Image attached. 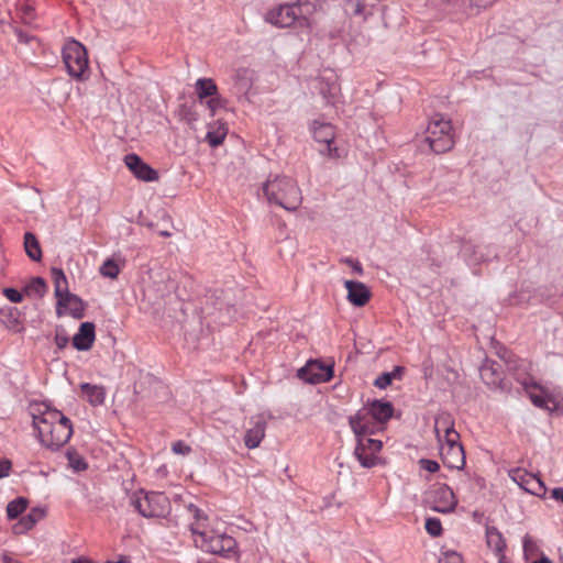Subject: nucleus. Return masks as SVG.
<instances>
[{"label":"nucleus","instance_id":"obj_1","mask_svg":"<svg viewBox=\"0 0 563 563\" xmlns=\"http://www.w3.org/2000/svg\"><path fill=\"white\" fill-rule=\"evenodd\" d=\"M33 427L40 442L49 450H58L65 445L73 434V424L59 410L45 406L32 408Z\"/></svg>","mask_w":563,"mask_h":563},{"label":"nucleus","instance_id":"obj_2","mask_svg":"<svg viewBox=\"0 0 563 563\" xmlns=\"http://www.w3.org/2000/svg\"><path fill=\"white\" fill-rule=\"evenodd\" d=\"M434 432L440 443L443 463L450 468L462 470L465 465V452L452 418L446 413L438 416L434 421Z\"/></svg>","mask_w":563,"mask_h":563},{"label":"nucleus","instance_id":"obj_3","mask_svg":"<svg viewBox=\"0 0 563 563\" xmlns=\"http://www.w3.org/2000/svg\"><path fill=\"white\" fill-rule=\"evenodd\" d=\"M262 189L269 203H275L288 211L297 210L302 201L298 185L287 176L269 177Z\"/></svg>","mask_w":563,"mask_h":563},{"label":"nucleus","instance_id":"obj_4","mask_svg":"<svg viewBox=\"0 0 563 563\" xmlns=\"http://www.w3.org/2000/svg\"><path fill=\"white\" fill-rule=\"evenodd\" d=\"M195 531L198 532V537L194 538L195 544L201 550L224 558L236 553V541L224 531L213 527L203 529L201 532Z\"/></svg>","mask_w":563,"mask_h":563},{"label":"nucleus","instance_id":"obj_5","mask_svg":"<svg viewBox=\"0 0 563 563\" xmlns=\"http://www.w3.org/2000/svg\"><path fill=\"white\" fill-rule=\"evenodd\" d=\"M426 141L434 153H445L454 145V134L451 120L441 114H435L430 120L427 131Z\"/></svg>","mask_w":563,"mask_h":563},{"label":"nucleus","instance_id":"obj_6","mask_svg":"<svg viewBox=\"0 0 563 563\" xmlns=\"http://www.w3.org/2000/svg\"><path fill=\"white\" fill-rule=\"evenodd\" d=\"M130 504L145 518L165 517L170 510V503L163 493H145L142 489L130 496Z\"/></svg>","mask_w":563,"mask_h":563},{"label":"nucleus","instance_id":"obj_7","mask_svg":"<svg viewBox=\"0 0 563 563\" xmlns=\"http://www.w3.org/2000/svg\"><path fill=\"white\" fill-rule=\"evenodd\" d=\"M63 62L70 77L77 80L86 79L88 56L81 43L75 40L67 41L63 47Z\"/></svg>","mask_w":563,"mask_h":563},{"label":"nucleus","instance_id":"obj_8","mask_svg":"<svg viewBox=\"0 0 563 563\" xmlns=\"http://www.w3.org/2000/svg\"><path fill=\"white\" fill-rule=\"evenodd\" d=\"M523 388L531 402L543 410L555 412L563 409V399L537 383H525Z\"/></svg>","mask_w":563,"mask_h":563},{"label":"nucleus","instance_id":"obj_9","mask_svg":"<svg viewBox=\"0 0 563 563\" xmlns=\"http://www.w3.org/2000/svg\"><path fill=\"white\" fill-rule=\"evenodd\" d=\"M265 21L277 27H289L298 22L300 25L307 23L302 16L301 7L297 3L279 4L265 14Z\"/></svg>","mask_w":563,"mask_h":563},{"label":"nucleus","instance_id":"obj_10","mask_svg":"<svg viewBox=\"0 0 563 563\" xmlns=\"http://www.w3.org/2000/svg\"><path fill=\"white\" fill-rule=\"evenodd\" d=\"M426 501L434 511L449 514L456 505V498L453 490L446 484L434 485L426 495Z\"/></svg>","mask_w":563,"mask_h":563},{"label":"nucleus","instance_id":"obj_11","mask_svg":"<svg viewBox=\"0 0 563 563\" xmlns=\"http://www.w3.org/2000/svg\"><path fill=\"white\" fill-rule=\"evenodd\" d=\"M354 449V455L360 464L365 468H371L376 465L377 453L382 450L383 443L380 440L367 438V435H360Z\"/></svg>","mask_w":563,"mask_h":563},{"label":"nucleus","instance_id":"obj_12","mask_svg":"<svg viewBox=\"0 0 563 563\" xmlns=\"http://www.w3.org/2000/svg\"><path fill=\"white\" fill-rule=\"evenodd\" d=\"M311 131L313 139L318 143H323L325 145V148L320 151V153L323 156H327L329 158L340 157L338 148L332 146V143L335 137V131L332 124L314 120L311 123Z\"/></svg>","mask_w":563,"mask_h":563},{"label":"nucleus","instance_id":"obj_13","mask_svg":"<svg viewBox=\"0 0 563 563\" xmlns=\"http://www.w3.org/2000/svg\"><path fill=\"white\" fill-rule=\"evenodd\" d=\"M509 476L523 490L531 495L543 497L547 493L544 483L534 474L528 473L522 468L510 470Z\"/></svg>","mask_w":563,"mask_h":563},{"label":"nucleus","instance_id":"obj_14","mask_svg":"<svg viewBox=\"0 0 563 563\" xmlns=\"http://www.w3.org/2000/svg\"><path fill=\"white\" fill-rule=\"evenodd\" d=\"M298 377L310 384L325 383L333 377V368L319 361H308L307 364L298 371Z\"/></svg>","mask_w":563,"mask_h":563},{"label":"nucleus","instance_id":"obj_15","mask_svg":"<svg viewBox=\"0 0 563 563\" xmlns=\"http://www.w3.org/2000/svg\"><path fill=\"white\" fill-rule=\"evenodd\" d=\"M349 424L356 437L374 434L382 431L378 422L372 418L364 406L357 410L355 415L349 417Z\"/></svg>","mask_w":563,"mask_h":563},{"label":"nucleus","instance_id":"obj_16","mask_svg":"<svg viewBox=\"0 0 563 563\" xmlns=\"http://www.w3.org/2000/svg\"><path fill=\"white\" fill-rule=\"evenodd\" d=\"M52 278L54 283L55 296L58 299V306L79 303V299L68 290V282L62 268H52Z\"/></svg>","mask_w":563,"mask_h":563},{"label":"nucleus","instance_id":"obj_17","mask_svg":"<svg viewBox=\"0 0 563 563\" xmlns=\"http://www.w3.org/2000/svg\"><path fill=\"white\" fill-rule=\"evenodd\" d=\"M124 163L132 174L140 180L154 181L158 179V174L148 164L144 163L136 154H128Z\"/></svg>","mask_w":563,"mask_h":563},{"label":"nucleus","instance_id":"obj_18","mask_svg":"<svg viewBox=\"0 0 563 563\" xmlns=\"http://www.w3.org/2000/svg\"><path fill=\"white\" fill-rule=\"evenodd\" d=\"M364 407L368 410L372 418L378 422L382 431L385 429V423L393 417L394 415V406L389 401H385L382 399H376L372 401H367Z\"/></svg>","mask_w":563,"mask_h":563},{"label":"nucleus","instance_id":"obj_19","mask_svg":"<svg viewBox=\"0 0 563 563\" xmlns=\"http://www.w3.org/2000/svg\"><path fill=\"white\" fill-rule=\"evenodd\" d=\"M344 286L347 290V300L352 305L363 307L368 302L371 291L365 284L361 282L345 280Z\"/></svg>","mask_w":563,"mask_h":563},{"label":"nucleus","instance_id":"obj_20","mask_svg":"<svg viewBox=\"0 0 563 563\" xmlns=\"http://www.w3.org/2000/svg\"><path fill=\"white\" fill-rule=\"evenodd\" d=\"M95 338V324L89 321L84 322L80 324L78 332L73 336V346L78 351H88L91 349Z\"/></svg>","mask_w":563,"mask_h":563},{"label":"nucleus","instance_id":"obj_21","mask_svg":"<svg viewBox=\"0 0 563 563\" xmlns=\"http://www.w3.org/2000/svg\"><path fill=\"white\" fill-rule=\"evenodd\" d=\"M251 427L244 435V444L249 449H255L265 437L266 423L262 417H254L250 421Z\"/></svg>","mask_w":563,"mask_h":563},{"label":"nucleus","instance_id":"obj_22","mask_svg":"<svg viewBox=\"0 0 563 563\" xmlns=\"http://www.w3.org/2000/svg\"><path fill=\"white\" fill-rule=\"evenodd\" d=\"M485 537L487 547L494 551L499 559L505 560L504 551L506 541L501 532L494 526H486Z\"/></svg>","mask_w":563,"mask_h":563},{"label":"nucleus","instance_id":"obj_23","mask_svg":"<svg viewBox=\"0 0 563 563\" xmlns=\"http://www.w3.org/2000/svg\"><path fill=\"white\" fill-rule=\"evenodd\" d=\"M45 511L41 508H33L27 515L23 516L13 527L15 533H24L31 530L36 522L43 519Z\"/></svg>","mask_w":563,"mask_h":563},{"label":"nucleus","instance_id":"obj_24","mask_svg":"<svg viewBox=\"0 0 563 563\" xmlns=\"http://www.w3.org/2000/svg\"><path fill=\"white\" fill-rule=\"evenodd\" d=\"M80 389L84 397L91 406H100L106 399V389L99 385H91L89 383L80 384Z\"/></svg>","mask_w":563,"mask_h":563},{"label":"nucleus","instance_id":"obj_25","mask_svg":"<svg viewBox=\"0 0 563 563\" xmlns=\"http://www.w3.org/2000/svg\"><path fill=\"white\" fill-rule=\"evenodd\" d=\"M187 511L189 517L194 519V521L190 523V531L194 538H196L198 537V532H196L195 530H199L201 532L203 531V529L209 528V526L207 525L208 517L201 509H199L194 504H189L187 506Z\"/></svg>","mask_w":563,"mask_h":563},{"label":"nucleus","instance_id":"obj_26","mask_svg":"<svg viewBox=\"0 0 563 563\" xmlns=\"http://www.w3.org/2000/svg\"><path fill=\"white\" fill-rule=\"evenodd\" d=\"M228 134V126L224 123H214L209 126L206 134V141L211 147H217L223 143Z\"/></svg>","mask_w":563,"mask_h":563},{"label":"nucleus","instance_id":"obj_27","mask_svg":"<svg viewBox=\"0 0 563 563\" xmlns=\"http://www.w3.org/2000/svg\"><path fill=\"white\" fill-rule=\"evenodd\" d=\"M482 380L490 387H500L503 382L501 373L493 364H485L479 369Z\"/></svg>","mask_w":563,"mask_h":563},{"label":"nucleus","instance_id":"obj_28","mask_svg":"<svg viewBox=\"0 0 563 563\" xmlns=\"http://www.w3.org/2000/svg\"><path fill=\"white\" fill-rule=\"evenodd\" d=\"M195 88L200 101L218 95V87L211 78H199L195 84Z\"/></svg>","mask_w":563,"mask_h":563},{"label":"nucleus","instance_id":"obj_29","mask_svg":"<svg viewBox=\"0 0 563 563\" xmlns=\"http://www.w3.org/2000/svg\"><path fill=\"white\" fill-rule=\"evenodd\" d=\"M24 250L32 261L40 262L42 260V250L38 240L31 232L24 234Z\"/></svg>","mask_w":563,"mask_h":563},{"label":"nucleus","instance_id":"obj_30","mask_svg":"<svg viewBox=\"0 0 563 563\" xmlns=\"http://www.w3.org/2000/svg\"><path fill=\"white\" fill-rule=\"evenodd\" d=\"M47 286L42 277H34L24 288V292L29 297H43Z\"/></svg>","mask_w":563,"mask_h":563},{"label":"nucleus","instance_id":"obj_31","mask_svg":"<svg viewBox=\"0 0 563 563\" xmlns=\"http://www.w3.org/2000/svg\"><path fill=\"white\" fill-rule=\"evenodd\" d=\"M29 500L24 497H18L7 505V516L9 519L18 518L27 507Z\"/></svg>","mask_w":563,"mask_h":563},{"label":"nucleus","instance_id":"obj_32","mask_svg":"<svg viewBox=\"0 0 563 563\" xmlns=\"http://www.w3.org/2000/svg\"><path fill=\"white\" fill-rule=\"evenodd\" d=\"M99 272L103 277L115 279L120 274V267L113 260L108 258L100 266Z\"/></svg>","mask_w":563,"mask_h":563},{"label":"nucleus","instance_id":"obj_33","mask_svg":"<svg viewBox=\"0 0 563 563\" xmlns=\"http://www.w3.org/2000/svg\"><path fill=\"white\" fill-rule=\"evenodd\" d=\"M523 555L527 561L537 555L538 547L530 536L526 534L522 540Z\"/></svg>","mask_w":563,"mask_h":563},{"label":"nucleus","instance_id":"obj_34","mask_svg":"<svg viewBox=\"0 0 563 563\" xmlns=\"http://www.w3.org/2000/svg\"><path fill=\"white\" fill-rule=\"evenodd\" d=\"M424 528L431 537H439L442 533V525L438 518H428Z\"/></svg>","mask_w":563,"mask_h":563},{"label":"nucleus","instance_id":"obj_35","mask_svg":"<svg viewBox=\"0 0 563 563\" xmlns=\"http://www.w3.org/2000/svg\"><path fill=\"white\" fill-rule=\"evenodd\" d=\"M68 462L71 468L75 471H84L87 468V463L76 452L67 453Z\"/></svg>","mask_w":563,"mask_h":563},{"label":"nucleus","instance_id":"obj_36","mask_svg":"<svg viewBox=\"0 0 563 563\" xmlns=\"http://www.w3.org/2000/svg\"><path fill=\"white\" fill-rule=\"evenodd\" d=\"M398 371L399 368H396L395 372L383 373L375 379L374 385L380 389H385L387 386L391 384Z\"/></svg>","mask_w":563,"mask_h":563},{"label":"nucleus","instance_id":"obj_37","mask_svg":"<svg viewBox=\"0 0 563 563\" xmlns=\"http://www.w3.org/2000/svg\"><path fill=\"white\" fill-rule=\"evenodd\" d=\"M207 108L210 110L211 115H214L218 109L222 108L224 106V101L219 96L209 97V99L206 101Z\"/></svg>","mask_w":563,"mask_h":563},{"label":"nucleus","instance_id":"obj_38","mask_svg":"<svg viewBox=\"0 0 563 563\" xmlns=\"http://www.w3.org/2000/svg\"><path fill=\"white\" fill-rule=\"evenodd\" d=\"M438 563H463V559L461 554L454 551H448L443 554Z\"/></svg>","mask_w":563,"mask_h":563},{"label":"nucleus","instance_id":"obj_39","mask_svg":"<svg viewBox=\"0 0 563 563\" xmlns=\"http://www.w3.org/2000/svg\"><path fill=\"white\" fill-rule=\"evenodd\" d=\"M54 342L59 350H63L67 346L69 339L64 330H57L54 336Z\"/></svg>","mask_w":563,"mask_h":563},{"label":"nucleus","instance_id":"obj_40","mask_svg":"<svg viewBox=\"0 0 563 563\" xmlns=\"http://www.w3.org/2000/svg\"><path fill=\"white\" fill-rule=\"evenodd\" d=\"M172 451L175 454L188 455L191 452V448L188 444H186L184 441H176L172 445Z\"/></svg>","mask_w":563,"mask_h":563},{"label":"nucleus","instance_id":"obj_41","mask_svg":"<svg viewBox=\"0 0 563 563\" xmlns=\"http://www.w3.org/2000/svg\"><path fill=\"white\" fill-rule=\"evenodd\" d=\"M3 295L7 297L8 300L14 303L21 302L23 299L22 294L14 288H4Z\"/></svg>","mask_w":563,"mask_h":563},{"label":"nucleus","instance_id":"obj_42","mask_svg":"<svg viewBox=\"0 0 563 563\" xmlns=\"http://www.w3.org/2000/svg\"><path fill=\"white\" fill-rule=\"evenodd\" d=\"M419 465L421 468H423L430 473H435L440 468V465L437 461L428 460V459H421L419 461Z\"/></svg>","mask_w":563,"mask_h":563},{"label":"nucleus","instance_id":"obj_43","mask_svg":"<svg viewBox=\"0 0 563 563\" xmlns=\"http://www.w3.org/2000/svg\"><path fill=\"white\" fill-rule=\"evenodd\" d=\"M33 8L29 4H24L21 8V19L24 23L30 24L33 21Z\"/></svg>","mask_w":563,"mask_h":563},{"label":"nucleus","instance_id":"obj_44","mask_svg":"<svg viewBox=\"0 0 563 563\" xmlns=\"http://www.w3.org/2000/svg\"><path fill=\"white\" fill-rule=\"evenodd\" d=\"M320 91H321V93L323 95V98H324V100H325L327 102H332V101H333V99L335 98V96H336V95H338V92H339V88H338V86H336V85H334V84H333V85H331V86L329 87V95H327V93L324 92L323 87H321V88H320Z\"/></svg>","mask_w":563,"mask_h":563},{"label":"nucleus","instance_id":"obj_45","mask_svg":"<svg viewBox=\"0 0 563 563\" xmlns=\"http://www.w3.org/2000/svg\"><path fill=\"white\" fill-rule=\"evenodd\" d=\"M11 462L7 459L0 457V478L7 477L11 470Z\"/></svg>","mask_w":563,"mask_h":563},{"label":"nucleus","instance_id":"obj_46","mask_svg":"<svg viewBox=\"0 0 563 563\" xmlns=\"http://www.w3.org/2000/svg\"><path fill=\"white\" fill-rule=\"evenodd\" d=\"M342 262L345 263L346 265L351 266L355 273H357L360 275L363 273L362 265L358 261L346 257V258H343Z\"/></svg>","mask_w":563,"mask_h":563},{"label":"nucleus","instance_id":"obj_47","mask_svg":"<svg viewBox=\"0 0 563 563\" xmlns=\"http://www.w3.org/2000/svg\"><path fill=\"white\" fill-rule=\"evenodd\" d=\"M552 498L563 504V487H556L552 490Z\"/></svg>","mask_w":563,"mask_h":563},{"label":"nucleus","instance_id":"obj_48","mask_svg":"<svg viewBox=\"0 0 563 563\" xmlns=\"http://www.w3.org/2000/svg\"><path fill=\"white\" fill-rule=\"evenodd\" d=\"M475 7L486 8L492 4L495 0H471Z\"/></svg>","mask_w":563,"mask_h":563},{"label":"nucleus","instance_id":"obj_49","mask_svg":"<svg viewBox=\"0 0 563 563\" xmlns=\"http://www.w3.org/2000/svg\"><path fill=\"white\" fill-rule=\"evenodd\" d=\"M14 32H15V34H16V36H18V38H19V41H20V42H24V43H26V42L29 41L27 36H26V35H24V34H23V32H22L21 30L15 29V30H14Z\"/></svg>","mask_w":563,"mask_h":563},{"label":"nucleus","instance_id":"obj_50","mask_svg":"<svg viewBox=\"0 0 563 563\" xmlns=\"http://www.w3.org/2000/svg\"><path fill=\"white\" fill-rule=\"evenodd\" d=\"M71 563H93V562L88 558L80 556V558L74 559L71 561Z\"/></svg>","mask_w":563,"mask_h":563},{"label":"nucleus","instance_id":"obj_51","mask_svg":"<svg viewBox=\"0 0 563 563\" xmlns=\"http://www.w3.org/2000/svg\"><path fill=\"white\" fill-rule=\"evenodd\" d=\"M107 563H130V560L126 556L121 555L117 561H108Z\"/></svg>","mask_w":563,"mask_h":563},{"label":"nucleus","instance_id":"obj_52","mask_svg":"<svg viewBox=\"0 0 563 563\" xmlns=\"http://www.w3.org/2000/svg\"><path fill=\"white\" fill-rule=\"evenodd\" d=\"M362 11H363V5H362V3H361L360 1H357V2H356V5H355V10H354V12H355L356 14H360V13H362Z\"/></svg>","mask_w":563,"mask_h":563},{"label":"nucleus","instance_id":"obj_53","mask_svg":"<svg viewBox=\"0 0 563 563\" xmlns=\"http://www.w3.org/2000/svg\"><path fill=\"white\" fill-rule=\"evenodd\" d=\"M3 562L4 563H16L14 560H12L10 556L8 555H3Z\"/></svg>","mask_w":563,"mask_h":563},{"label":"nucleus","instance_id":"obj_54","mask_svg":"<svg viewBox=\"0 0 563 563\" xmlns=\"http://www.w3.org/2000/svg\"><path fill=\"white\" fill-rule=\"evenodd\" d=\"M159 235L164 236V238H168V236H170V232H168V231H161Z\"/></svg>","mask_w":563,"mask_h":563}]
</instances>
